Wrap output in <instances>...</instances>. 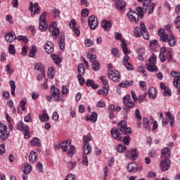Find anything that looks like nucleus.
<instances>
[{"label": "nucleus", "mask_w": 180, "mask_h": 180, "mask_svg": "<svg viewBox=\"0 0 180 180\" xmlns=\"http://www.w3.org/2000/svg\"><path fill=\"white\" fill-rule=\"evenodd\" d=\"M134 36L135 37H141V36H143L145 40H148L150 39V34H148V31L147 30L144 22H141L140 23V27H135V30L134 31Z\"/></svg>", "instance_id": "1"}, {"label": "nucleus", "mask_w": 180, "mask_h": 180, "mask_svg": "<svg viewBox=\"0 0 180 180\" xmlns=\"http://www.w3.org/2000/svg\"><path fill=\"white\" fill-rule=\"evenodd\" d=\"M51 96L53 98L54 102H64L65 99L60 96V89L53 85L51 89Z\"/></svg>", "instance_id": "2"}, {"label": "nucleus", "mask_w": 180, "mask_h": 180, "mask_svg": "<svg viewBox=\"0 0 180 180\" xmlns=\"http://www.w3.org/2000/svg\"><path fill=\"white\" fill-rule=\"evenodd\" d=\"M123 103L125 106V108H124V110L126 113L129 112V109H133V108L136 106V103L133 102V101L131 100V96H130V95H127L123 97Z\"/></svg>", "instance_id": "3"}, {"label": "nucleus", "mask_w": 180, "mask_h": 180, "mask_svg": "<svg viewBox=\"0 0 180 180\" xmlns=\"http://www.w3.org/2000/svg\"><path fill=\"white\" fill-rule=\"evenodd\" d=\"M46 20V12L42 13L39 16V30L40 32H46L49 27Z\"/></svg>", "instance_id": "4"}, {"label": "nucleus", "mask_w": 180, "mask_h": 180, "mask_svg": "<svg viewBox=\"0 0 180 180\" xmlns=\"http://www.w3.org/2000/svg\"><path fill=\"white\" fill-rule=\"evenodd\" d=\"M118 130H120L124 134H131V128L127 127V122L122 120L118 124Z\"/></svg>", "instance_id": "5"}, {"label": "nucleus", "mask_w": 180, "mask_h": 180, "mask_svg": "<svg viewBox=\"0 0 180 180\" xmlns=\"http://www.w3.org/2000/svg\"><path fill=\"white\" fill-rule=\"evenodd\" d=\"M88 23L90 29L95 30L98 25V18H96L95 15H91L89 17Z\"/></svg>", "instance_id": "6"}, {"label": "nucleus", "mask_w": 180, "mask_h": 180, "mask_svg": "<svg viewBox=\"0 0 180 180\" xmlns=\"http://www.w3.org/2000/svg\"><path fill=\"white\" fill-rule=\"evenodd\" d=\"M110 79H112L115 82H119L120 81V75L118 71L111 70L108 74Z\"/></svg>", "instance_id": "7"}, {"label": "nucleus", "mask_w": 180, "mask_h": 180, "mask_svg": "<svg viewBox=\"0 0 180 180\" xmlns=\"http://www.w3.org/2000/svg\"><path fill=\"white\" fill-rule=\"evenodd\" d=\"M169 167H171V160L169 159H165L160 162L161 171H168Z\"/></svg>", "instance_id": "8"}, {"label": "nucleus", "mask_w": 180, "mask_h": 180, "mask_svg": "<svg viewBox=\"0 0 180 180\" xmlns=\"http://www.w3.org/2000/svg\"><path fill=\"white\" fill-rule=\"evenodd\" d=\"M49 30L52 31V36L53 39L57 38V36H58V34L60 33V30L57 28V22H53L49 26Z\"/></svg>", "instance_id": "9"}, {"label": "nucleus", "mask_w": 180, "mask_h": 180, "mask_svg": "<svg viewBox=\"0 0 180 180\" xmlns=\"http://www.w3.org/2000/svg\"><path fill=\"white\" fill-rule=\"evenodd\" d=\"M110 134L112 137L117 140V141H120L122 140V135H120V131L116 128H112L110 130Z\"/></svg>", "instance_id": "10"}, {"label": "nucleus", "mask_w": 180, "mask_h": 180, "mask_svg": "<svg viewBox=\"0 0 180 180\" xmlns=\"http://www.w3.org/2000/svg\"><path fill=\"white\" fill-rule=\"evenodd\" d=\"M158 36L160 37V39L161 41H163V43H167L168 41V34L165 33V30L161 28L158 30Z\"/></svg>", "instance_id": "11"}, {"label": "nucleus", "mask_w": 180, "mask_h": 180, "mask_svg": "<svg viewBox=\"0 0 180 180\" xmlns=\"http://www.w3.org/2000/svg\"><path fill=\"white\" fill-rule=\"evenodd\" d=\"M5 40L8 43H13L16 40V34L13 32H7L5 36Z\"/></svg>", "instance_id": "12"}, {"label": "nucleus", "mask_w": 180, "mask_h": 180, "mask_svg": "<svg viewBox=\"0 0 180 180\" xmlns=\"http://www.w3.org/2000/svg\"><path fill=\"white\" fill-rule=\"evenodd\" d=\"M112 25H113V22H112V21H108L106 20H103L101 22V27L103 29L104 32H109Z\"/></svg>", "instance_id": "13"}, {"label": "nucleus", "mask_w": 180, "mask_h": 180, "mask_svg": "<svg viewBox=\"0 0 180 180\" xmlns=\"http://www.w3.org/2000/svg\"><path fill=\"white\" fill-rule=\"evenodd\" d=\"M45 51L47 54H53L54 53V45L51 41H46L44 45Z\"/></svg>", "instance_id": "14"}, {"label": "nucleus", "mask_w": 180, "mask_h": 180, "mask_svg": "<svg viewBox=\"0 0 180 180\" xmlns=\"http://www.w3.org/2000/svg\"><path fill=\"white\" fill-rule=\"evenodd\" d=\"M127 16L131 22H135V23H137L139 22V14L136 11H130L129 13L127 14Z\"/></svg>", "instance_id": "15"}, {"label": "nucleus", "mask_w": 180, "mask_h": 180, "mask_svg": "<svg viewBox=\"0 0 180 180\" xmlns=\"http://www.w3.org/2000/svg\"><path fill=\"white\" fill-rule=\"evenodd\" d=\"M161 153V158H165V160H169V158L171 157V150H169V148L166 147L162 149Z\"/></svg>", "instance_id": "16"}, {"label": "nucleus", "mask_w": 180, "mask_h": 180, "mask_svg": "<svg viewBox=\"0 0 180 180\" xmlns=\"http://www.w3.org/2000/svg\"><path fill=\"white\" fill-rule=\"evenodd\" d=\"M139 171V165L136 162H131L128 165V172H137Z\"/></svg>", "instance_id": "17"}, {"label": "nucleus", "mask_w": 180, "mask_h": 180, "mask_svg": "<svg viewBox=\"0 0 180 180\" xmlns=\"http://www.w3.org/2000/svg\"><path fill=\"white\" fill-rule=\"evenodd\" d=\"M137 150L135 148L128 152V153L126 155V157L127 158H129V160H134L137 158Z\"/></svg>", "instance_id": "18"}, {"label": "nucleus", "mask_w": 180, "mask_h": 180, "mask_svg": "<svg viewBox=\"0 0 180 180\" xmlns=\"http://www.w3.org/2000/svg\"><path fill=\"white\" fill-rule=\"evenodd\" d=\"M121 43H122L121 47L122 49V51L124 54L125 55L130 54V53H131V51L127 49V43L126 42V41L124 39H121Z\"/></svg>", "instance_id": "19"}, {"label": "nucleus", "mask_w": 180, "mask_h": 180, "mask_svg": "<svg viewBox=\"0 0 180 180\" xmlns=\"http://www.w3.org/2000/svg\"><path fill=\"white\" fill-rule=\"evenodd\" d=\"M143 127L147 131H150L151 130V125H150V120L147 117L143 118Z\"/></svg>", "instance_id": "20"}, {"label": "nucleus", "mask_w": 180, "mask_h": 180, "mask_svg": "<svg viewBox=\"0 0 180 180\" xmlns=\"http://www.w3.org/2000/svg\"><path fill=\"white\" fill-rule=\"evenodd\" d=\"M58 44L60 50L63 51L65 49V36L64 34H60Z\"/></svg>", "instance_id": "21"}, {"label": "nucleus", "mask_w": 180, "mask_h": 180, "mask_svg": "<svg viewBox=\"0 0 180 180\" xmlns=\"http://www.w3.org/2000/svg\"><path fill=\"white\" fill-rule=\"evenodd\" d=\"M71 146V140H68L65 142H62L59 146L60 148H62V150L64 152L68 151V147Z\"/></svg>", "instance_id": "22"}, {"label": "nucleus", "mask_w": 180, "mask_h": 180, "mask_svg": "<svg viewBox=\"0 0 180 180\" xmlns=\"http://www.w3.org/2000/svg\"><path fill=\"white\" fill-rule=\"evenodd\" d=\"M115 5L118 11H123L126 8V1L117 0L115 1Z\"/></svg>", "instance_id": "23"}, {"label": "nucleus", "mask_w": 180, "mask_h": 180, "mask_svg": "<svg viewBox=\"0 0 180 180\" xmlns=\"http://www.w3.org/2000/svg\"><path fill=\"white\" fill-rule=\"evenodd\" d=\"M167 42L170 47H174L175 44H176V38H175V35H174V34H171L169 35Z\"/></svg>", "instance_id": "24"}, {"label": "nucleus", "mask_w": 180, "mask_h": 180, "mask_svg": "<svg viewBox=\"0 0 180 180\" xmlns=\"http://www.w3.org/2000/svg\"><path fill=\"white\" fill-rule=\"evenodd\" d=\"M86 86H89L93 89H98V88H99V85L95 83V81L92 79H87L86 82Z\"/></svg>", "instance_id": "25"}, {"label": "nucleus", "mask_w": 180, "mask_h": 180, "mask_svg": "<svg viewBox=\"0 0 180 180\" xmlns=\"http://www.w3.org/2000/svg\"><path fill=\"white\" fill-rule=\"evenodd\" d=\"M29 161L30 164H34L37 161V153L34 151H32L29 155Z\"/></svg>", "instance_id": "26"}, {"label": "nucleus", "mask_w": 180, "mask_h": 180, "mask_svg": "<svg viewBox=\"0 0 180 180\" xmlns=\"http://www.w3.org/2000/svg\"><path fill=\"white\" fill-rule=\"evenodd\" d=\"M119 86H120V88H129L130 86H133V80L122 81L121 83H120Z\"/></svg>", "instance_id": "27"}, {"label": "nucleus", "mask_w": 180, "mask_h": 180, "mask_svg": "<svg viewBox=\"0 0 180 180\" xmlns=\"http://www.w3.org/2000/svg\"><path fill=\"white\" fill-rule=\"evenodd\" d=\"M86 120H89L91 123H95L98 120V113L93 112L90 117H86Z\"/></svg>", "instance_id": "28"}, {"label": "nucleus", "mask_w": 180, "mask_h": 180, "mask_svg": "<svg viewBox=\"0 0 180 180\" xmlns=\"http://www.w3.org/2000/svg\"><path fill=\"white\" fill-rule=\"evenodd\" d=\"M165 115L170 122V126L174 127V123H175V117L171 113L170 111H167Z\"/></svg>", "instance_id": "29"}, {"label": "nucleus", "mask_w": 180, "mask_h": 180, "mask_svg": "<svg viewBox=\"0 0 180 180\" xmlns=\"http://www.w3.org/2000/svg\"><path fill=\"white\" fill-rule=\"evenodd\" d=\"M108 94H109V86H105L102 88V89L98 90V95H103V96H107Z\"/></svg>", "instance_id": "30"}, {"label": "nucleus", "mask_w": 180, "mask_h": 180, "mask_svg": "<svg viewBox=\"0 0 180 180\" xmlns=\"http://www.w3.org/2000/svg\"><path fill=\"white\" fill-rule=\"evenodd\" d=\"M146 68L148 70L150 71V72H158V68L155 66V65H150V63L146 64Z\"/></svg>", "instance_id": "31"}, {"label": "nucleus", "mask_w": 180, "mask_h": 180, "mask_svg": "<svg viewBox=\"0 0 180 180\" xmlns=\"http://www.w3.org/2000/svg\"><path fill=\"white\" fill-rule=\"evenodd\" d=\"M83 151L84 154H91L92 151V148H91V146L89 145V143H84Z\"/></svg>", "instance_id": "32"}, {"label": "nucleus", "mask_w": 180, "mask_h": 180, "mask_svg": "<svg viewBox=\"0 0 180 180\" xmlns=\"http://www.w3.org/2000/svg\"><path fill=\"white\" fill-rule=\"evenodd\" d=\"M30 144L32 146L40 147L41 146V142H40V140L38 138H34L31 140Z\"/></svg>", "instance_id": "33"}, {"label": "nucleus", "mask_w": 180, "mask_h": 180, "mask_svg": "<svg viewBox=\"0 0 180 180\" xmlns=\"http://www.w3.org/2000/svg\"><path fill=\"white\" fill-rule=\"evenodd\" d=\"M77 72L79 75H85V67L82 63L78 65Z\"/></svg>", "instance_id": "34"}, {"label": "nucleus", "mask_w": 180, "mask_h": 180, "mask_svg": "<svg viewBox=\"0 0 180 180\" xmlns=\"http://www.w3.org/2000/svg\"><path fill=\"white\" fill-rule=\"evenodd\" d=\"M151 2H153V0H144L143 3V9H144V11H148V8L151 6Z\"/></svg>", "instance_id": "35"}, {"label": "nucleus", "mask_w": 180, "mask_h": 180, "mask_svg": "<svg viewBox=\"0 0 180 180\" xmlns=\"http://www.w3.org/2000/svg\"><path fill=\"white\" fill-rule=\"evenodd\" d=\"M32 165H30L29 163H26L24 166L23 172L24 174H30V172H32Z\"/></svg>", "instance_id": "36"}, {"label": "nucleus", "mask_w": 180, "mask_h": 180, "mask_svg": "<svg viewBox=\"0 0 180 180\" xmlns=\"http://www.w3.org/2000/svg\"><path fill=\"white\" fill-rule=\"evenodd\" d=\"M92 63V70H94V71H98L99 68H101V65L99 64V62L98 60H94Z\"/></svg>", "instance_id": "37"}, {"label": "nucleus", "mask_w": 180, "mask_h": 180, "mask_svg": "<svg viewBox=\"0 0 180 180\" xmlns=\"http://www.w3.org/2000/svg\"><path fill=\"white\" fill-rule=\"evenodd\" d=\"M8 137H9V132L8 131V130L1 133L0 139L3 141H5V140L8 139Z\"/></svg>", "instance_id": "38"}, {"label": "nucleus", "mask_w": 180, "mask_h": 180, "mask_svg": "<svg viewBox=\"0 0 180 180\" xmlns=\"http://www.w3.org/2000/svg\"><path fill=\"white\" fill-rule=\"evenodd\" d=\"M149 64H152L153 65H155L157 64V56L155 54L153 53V55L149 58L148 59Z\"/></svg>", "instance_id": "39"}, {"label": "nucleus", "mask_w": 180, "mask_h": 180, "mask_svg": "<svg viewBox=\"0 0 180 180\" xmlns=\"http://www.w3.org/2000/svg\"><path fill=\"white\" fill-rule=\"evenodd\" d=\"M50 118L49 117V114L47 113H44L43 115H39V120L42 122L44 123V122H48V120Z\"/></svg>", "instance_id": "40"}, {"label": "nucleus", "mask_w": 180, "mask_h": 180, "mask_svg": "<svg viewBox=\"0 0 180 180\" xmlns=\"http://www.w3.org/2000/svg\"><path fill=\"white\" fill-rule=\"evenodd\" d=\"M92 140V136H91V134H88L86 136H83V143L84 144H89V141Z\"/></svg>", "instance_id": "41"}, {"label": "nucleus", "mask_w": 180, "mask_h": 180, "mask_svg": "<svg viewBox=\"0 0 180 180\" xmlns=\"http://www.w3.org/2000/svg\"><path fill=\"white\" fill-rule=\"evenodd\" d=\"M156 92L157 91L155 90V88L151 87L148 91V95L150 98H151L152 99H154L155 98Z\"/></svg>", "instance_id": "42"}, {"label": "nucleus", "mask_w": 180, "mask_h": 180, "mask_svg": "<svg viewBox=\"0 0 180 180\" xmlns=\"http://www.w3.org/2000/svg\"><path fill=\"white\" fill-rule=\"evenodd\" d=\"M36 53H37V47L36 46H32L30 54H29V57H31V58H34V56H36Z\"/></svg>", "instance_id": "43"}, {"label": "nucleus", "mask_w": 180, "mask_h": 180, "mask_svg": "<svg viewBox=\"0 0 180 180\" xmlns=\"http://www.w3.org/2000/svg\"><path fill=\"white\" fill-rule=\"evenodd\" d=\"M51 57L53 60V62L55 63V64H56L57 65H58V64L61 63V58L57 56L56 54H52Z\"/></svg>", "instance_id": "44"}, {"label": "nucleus", "mask_w": 180, "mask_h": 180, "mask_svg": "<svg viewBox=\"0 0 180 180\" xmlns=\"http://www.w3.org/2000/svg\"><path fill=\"white\" fill-rule=\"evenodd\" d=\"M10 86H11V95L15 96V91L16 88V84L14 81H10Z\"/></svg>", "instance_id": "45"}, {"label": "nucleus", "mask_w": 180, "mask_h": 180, "mask_svg": "<svg viewBox=\"0 0 180 180\" xmlns=\"http://www.w3.org/2000/svg\"><path fill=\"white\" fill-rule=\"evenodd\" d=\"M167 53H169V54L167 56V60L170 63H173L174 58H172V56H174V53L172 52V49H169V51H167Z\"/></svg>", "instance_id": "46"}, {"label": "nucleus", "mask_w": 180, "mask_h": 180, "mask_svg": "<svg viewBox=\"0 0 180 180\" xmlns=\"http://www.w3.org/2000/svg\"><path fill=\"white\" fill-rule=\"evenodd\" d=\"M111 53L112 54V56L114 57H117V58L120 57V56H119V49L117 48H112L111 49Z\"/></svg>", "instance_id": "47"}, {"label": "nucleus", "mask_w": 180, "mask_h": 180, "mask_svg": "<svg viewBox=\"0 0 180 180\" xmlns=\"http://www.w3.org/2000/svg\"><path fill=\"white\" fill-rule=\"evenodd\" d=\"M48 75L51 79H53L54 78V69L53 68H49Z\"/></svg>", "instance_id": "48"}, {"label": "nucleus", "mask_w": 180, "mask_h": 180, "mask_svg": "<svg viewBox=\"0 0 180 180\" xmlns=\"http://www.w3.org/2000/svg\"><path fill=\"white\" fill-rule=\"evenodd\" d=\"M52 13L53 15V18H60V14L61 13L60 12V10L54 8L53 11H52Z\"/></svg>", "instance_id": "49"}, {"label": "nucleus", "mask_w": 180, "mask_h": 180, "mask_svg": "<svg viewBox=\"0 0 180 180\" xmlns=\"http://www.w3.org/2000/svg\"><path fill=\"white\" fill-rule=\"evenodd\" d=\"M8 52L10 54H12V56H15L16 53V49H15V46L13 45H10L8 47Z\"/></svg>", "instance_id": "50"}, {"label": "nucleus", "mask_w": 180, "mask_h": 180, "mask_svg": "<svg viewBox=\"0 0 180 180\" xmlns=\"http://www.w3.org/2000/svg\"><path fill=\"white\" fill-rule=\"evenodd\" d=\"M136 11L138 12L139 16L143 19V18H144V11H143V8L141 7H138Z\"/></svg>", "instance_id": "51"}, {"label": "nucleus", "mask_w": 180, "mask_h": 180, "mask_svg": "<svg viewBox=\"0 0 180 180\" xmlns=\"http://www.w3.org/2000/svg\"><path fill=\"white\" fill-rule=\"evenodd\" d=\"M117 150L118 153H124L126 150V146L124 145H118Z\"/></svg>", "instance_id": "52"}, {"label": "nucleus", "mask_w": 180, "mask_h": 180, "mask_svg": "<svg viewBox=\"0 0 180 180\" xmlns=\"http://www.w3.org/2000/svg\"><path fill=\"white\" fill-rule=\"evenodd\" d=\"M87 58L90 60L91 63H94V60H96V55H94L91 53L87 54Z\"/></svg>", "instance_id": "53"}, {"label": "nucleus", "mask_w": 180, "mask_h": 180, "mask_svg": "<svg viewBox=\"0 0 180 180\" xmlns=\"http://www.w3.org/2000/svg\"><path fill=\"white\" fill-rule=\"evenodd\" d=\"M18 40L25 41L26 44L29 43V39L26 36L20 35L18 37Z\"/></svg>", "instance_id": "54"}, {"label": "nucleus", "mask_w": 180, "mask_h": 180, "mask_svg": "<svg viewBox=\"0 0 180 180\" xmlns=\"http://www.w3.org/2000/svg\"><path fill=\"white\" fill-rule=\"evenodd\" d=\"M33 8H39V3H35L33 4V2H30V8L29 10L30 12H33Z\"/></svg>", "instance_id": "55"}, {"label": "nucleus", "mask_w": 180, "mask_h": 180, "mask_svg": "<svg viewBox=\"0 0 180 180\" xmlns=\"http://www.w3.org/2000/svg\"><path fill=\"white\" fill-rule=\"evenodd\" d=\"M156 5L157 4L155 3H152L150 4V6L149 10H148L149 15H151V13H153V12H154V10L155 9Z\"/></svg>", "instance_id": "56"}, {"label": "nucleus", "mask_w": 180, "mask_h": 180, "mask_svg": "<svg viewBox=\"0 0 180 180\" xmlns=\"http://www.w3.org/2000/svg\"><path fill=\"white\" fill-rule=\"evenodd\" d=\"M89 15V10H88V8H84L82 11V16L83 18H87Z\"/></svg>", "instance_id": "57"}, {"label": "nucleus", "mask_w": 180, "mask_h": 180, "mask_svg": "<svg viewBox=\"0 0 180 180\" xmlns=\"http://www.w3.org/2000/svg\"><path fill=\"white\" fill-rule=\"evenodd\" d=\"M6 130H8V127L0 122V134L4 131H6Z\"/></svg>", "instance_id": "58"}, {"label": "nucleus", "mask_w": 180, "mask_h": 180, "mask_svg": "<svg viewBox=\"0 0 180 180\" xmlns=\"http://www.w3.org/2000/svg\"><path fill=\"white\" fill-rule=\"evenodd\" d=\"M75 153V146L70 145V149L68 150V155H72Z\"/></svg>", "instance_id": "59"}, {"label": "nucleus", "mask_w": 180, "mask_h": 180, "mask_svg": "<svg viewBox=\"0 0 180 180\" xmlns=\"http://www.w3.org/2000/svg\"><path fill=\"white\" fill-rule=\"evenodd\" d=\"M35 69L36 70H41V72L42 71H45L44 70V66L43 65V64L41 63H37L36 65H35Z\"/></svg>", "instance_id": "60"}, {"label": "nucleus", "mask_w": 180, "mask_h": 180, "mask_svg": "<svg viewBox=\"0 0 180 180\" xmlns=\"http://www.w3.org/2000/svg\"><path fill=\"white\" fill-rule=\"evenodd\" d=\"M24 126H25V123H23V122L20 121L16 125L17 130H20V131H22V129H23Z\"/></svg>", "instance_id": "61"}, {"label": "nucleus", "mask_w": 180, "mask_h": 180, "mask_svg": "<svg viewBox=\"0 0 180 180\" xmlns=\"http://www.w3.org/2000/svg\"><path fill=\"white\" fill-rule=\"evenodd\" d=\"M164 93H163V96H167V95H169V96H171V95H172V91H171V89H165L164 90Z\"/></svg>", "instance_id": "62"}, {"label": "nucleus", "mask_w": 180, "mask_h": 180, "mask_svg": "<svg viewBox=\"0 0 180 180\" xmlns=\"http://www.w3.org/2000/svg\"><path fill=\"white\" fill-rule=\"evenodd\" d=\"M37 169L39 171V172H43L44 167L41 162H39L37 164Z\"/></svg>", "instance_id": "63"}, {"label": "nucleus", "mask_w": 180, "mask_h": 180, "mask_svg": "<svg viewBox=\"0 0 180 180\" xmlns=\"http://www.w3.org/2000/svg\"><path fill=\"white\" fill-rule=\"evenodd\" d=\"M65 180H77V179H75L72 174H70L65 177Z\"/></svg>", "instance_id": "64"}]
</instances>
